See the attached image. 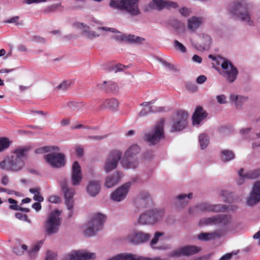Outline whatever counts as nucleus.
Returning a JSON list of instances; mask_svg holds the SVG:
<instances>
[{"mask_svg": "<svg viewBox=\"0 0 260 260\" xmlns=\"http://www.w3.org/2000/svg\"><path fill=\"white\" fill-rule=\"evenodd\" d=\"M165 138L164 120L159 119L149 133L144 137V140L149 145H155Z\"/></svg>", "mask_w": 260, "mask_h": 260, "instance_id": "obj_1", "label": "nucleus"}, {"mask_svg": "<svg viewBox=\"0 0 260 260\" xmlns=\"http://www.w3.org/2000/svg\"><path fill=\"white\" fill-rule=\"evenodd\" d=\"M138 3L139 0H111L110 6L113 8L125 10L131 15L136 16L141 13Z\"/></svg>", "mask_w": 260, "mask_h": 260, "instance_id": "obj_2", "label": "nucleus"}, {"mask_svg": "<svg viewBox=\"0 0 260 260\" xmlns=\"http://www.w3.org/2000/svg\"><path fill=\"white\" fill-rule=\"evenodd\" d=\"M25 163L23 159L17 156H8L0 162V168L7 171L18 172L24 167Z\"/></svg>", "mask_w": 260, "mask_h": 260, "instance_id": "obj_3", "label": "nucleus"}, {"mask_svg": "<svg viewBox=\"0 0 260 260\" xmlns=\"http://www.w3.org/2000/svg\"><path fill=\"white\" fill-rule=\"evenodd\" d=\"M105 220L106 216L102 214L94 215L89 221L88 227L85 230L84 235L89 237L95 235L98 231L102 229Z\"/></svg>", "mask_w": 260, "mask_h": 260, "instance_id": "obj_4", "label": "nucleus"}, {"mask_svg": "<svg viewBox=\"0 0 260 260\" xmlns=\"http://www.w3.org/2000/svg\"><path fill=\"white\" fill-rule=\"evenodd\" d=\"M230 13L242 21H245L249 25L253 24V21L250 19L248 8L246 5H242L239 3H233L230 9Z\"/></svg>", "mask_w": 260, "mask_h": 260, "instance_id": "obj_5", "label": "nucleus"}, {"mask_svg": "<svg viewBox=\"0 0 260 260\" xmlns=\"http://www.w3.org/2000/svg\"><path fill=\"white\" fill-rule=\"evenodd\" d=\"M164 216L163 210H152L140 215L138 220L141 224H154Z\"/></svg>", "mask_w": 260, "mask_h": 260, "instance_id": "obj_6", "label": "nucleus"}, {"mask_svg": "<svg viewBox=\"0 0 260 260\" xmlns=\"http://www.w3.org/2000/svg\"><path fill=\"white\" fill-rule=\"evenodd\" d=\"M188 118V115L186 111L182 110L177 111L176 116L173 118L171 131L179 132L184 129L187 124Z\"/></svg>", "mask_w": 260, "mask_h": 260, "instance_id": "obj_7", "label": "nucleus"}, {"mask_svg": "<svg viewBox=\"0 0 260 260\" xmlns=\"http://www.w3.org/2000/svg\"><path fill=\"white\" fill-rule=\"evenodd\" d=\"M60 224V220L59 218V212L57 210L50 213L48 219L46 222L45 228L49 235L56 233Z\"/></svg>", "mask_w": 260, "mask_h": 260, "instance_id": "obj_8", "label": "nucleus"}, {"mask_svg": "<svg viewBox=\"0 0 260 260\" xmlns=\"http://www.w3.org/2000/svg\"><path fill=\"white\" fill-rule=\"evenodd\" d=\"M58 183L64 192L65 202L68 209L71 211L73 208L74 189L68 188L67 181L64 178H61L58 180Z\"/></svg>", "mask_w": 260, "mask_h": 260, "instance_id": "obj_9", "label": "nucleus"}, {"mask_svg": "<svg viewBox=\"0 0 260 260\" xmlns=\"http://www.w3.org/2000/svg\"><path fill=\"white\" fill-rule=\"evenodd\" d=\"M203 221L205 224H220L228 226L232 222V217L230 215L218 214L212 217L204 218Z\"/></svg>", "mask_w": 260, "mask_h": 260, "instance_id": "obj_10", "label": "nucleus"}, {"mask_svg": "<svg viewBox=\"0 0 260 260\" xmlns=\"http://www.w3.org/2000/svg\"><path fill=\"white\" fill-rule=\"evenodd\" d=\"M122 153L118 150H113L110 152L105 161L104 169L106 172L115 169L121 158Z\"/></svg>", "mask_w": 260, "mask_h": 260, "instance_id": "obj_11", "label": "nucleus"}, {"mask_svg": "<svg viewBox=\"0 0 260 260\" xmlns=\"http://www.w3.org/2000/svg\"><path fill=\"white\" fill-rule=\"evenodd\" d=\"M201 249V248L199 246L186 245L174 250L172 252V255L176 257L190 256L199 253Z\"/></svg>", "mask_w": 260, "mask_h": 260, "instance_id": "obj_12", "label": "nucleus"}, {"mask_svg": "<svg viewBox=\"0 0 260 260\" xmlns=\"http://www.w3.org/2000/svg\"><path fill=\"white\" fill-rule=\"evenodd\" d=\"M221 68L224 70L223 76L229 82H233L237 78L238 70L236 67L227 60H224L221 64Z\"/></svg>", "mask_w": 260, "mask_h": 260, "instance_id": "obj_13", "label": "nucleus"}, {"mask_svg": "<svg viewBox=\"0 0 260 260\" xmlns=\"http://www.w3.org/2000/svg\"><path fill=\"white\" fill-rule=\"evenodd\" d=\"M44 158L51 166L54 168L63 167L66 163L65 156L63 153H51L44 155Z\"/></svg>", "mask_w": 260, "mask_h": 260, "instance_id": "obj_14", "label": "nucleus"}, {"mask_svg": "<svg viewBox=\"0 0 260 260\" xmlns=\"http://www.w3.org/2000/svg\"><path fill=\"white\" fill-rule=\"evenodd\" d=\"M151 236L142 231H134L128 236V240L134 244H138L148 241Z\"/></svg>", "mask_w": 260, "mask_h": 260, "instance_id": "obj_15", "label": "nucleus"}, {"mask_svg": "<svg viewBox=\"0 0 260 260\" xmlns=\"http://www.w3.org/2000/svg\"><path fill=\"white\" fill-rule=\"evenodd\" d=\"M131 185L130 182H127L118 188L111 194V199L117 202H120L124 200L126 197Z\"/></svg>", "mask_w": 260, "mask_h": 260, "instance_id": "obj_16", "label": "nucleus"}, {"mask_svg": "<svg viewBox=\"0 0 260 260\" xmlns=\"http://www.w3.org/2000/svg\"><path fill=\"white\" fill-rule=\"evenodd\" d=\"M177 7V4L176 3L164 0H152L148 5L149 9L157 10H161L164 8H175Z\"/></svg>", "mask_w": 260, "mask_h": 260, "instance_id": "obj_17", "label": "nucleus"}, {"mask_svg": "<svg viewBox=\"0 0 260 260\" xmlns=\"http://www.w3.org/2000/svg\"><path fill=\"white\" fill-rule=\"evenodd\" d=\"M260 202V181H257L253 185L252 189L247 198L246 203L252 206Z\"/></svg>", "mask_w": 260, "mask_h": 260, "instance_id": "obj_18", "label": "nucleus"}, {"mask_svg": "<svg viewBox=\"0 0 260 260\" xmlns=\"http://www.w3.org/2000/svg\"><path fill=\"white\" fill-rule=\"evenodd\" d=\"M95 258L94 253L75 251L67 254L64 260H91Z\"/></svg>", "mask_w": 260, "mask_h": 260, "instance_id": "obj_19", "label": "nucleus"}, {"mask_svg": "<svg viewBox=\"0 0 260 260\" xmlns=\"http://www.w3.org/2000/svg\"><path fill=\"white\" fill-rule=\"evenodd\" d=\"M197 208L202 212H224L226 206L224 205H212L208 203H202L198 205Z\"/></svg>", "mask_w": 260, "mask_h": 260, "instance_id": "obj_20", "label": "nucleus"}, {"mask_svg": "<svg viewBox=\"0 0 260 260\" xmlns=\"http://www.w3.org/2000/svg\"><path fill=\"white\" fill-rule=\"evenodd\" d=\"M81 167L77 161H75L72 166V183L75 186L80 184L82 179Z\"/></svg>", "mask_w": 260, "mask_h": 260, "instance_id": "obj_21", "label": "nucleus"}, {"mask_svg": "<svg viewBox=\"0 0 260 260\" xmlns=\"http://www.w3.org/2000/svg\"><path fill=\"white\" fill-rule=\"evenodd\" d=\"M243 171L244 170L242 168L240 169L238 172V175L241 177L237 182L238 184L239 185L243 183L244 178L253 179L260 176V169L249 171L244 174H243Z\"/></svg>", "mask_w": 260, "mask_h": 260, "instance_id": "obj_22", "label": "nucleus"}, {"mask_svg": "<svg viewBox=\"0 0 260 260\" xmlns=\"http://www.w3.org/2000/svg\"><path fill=\"white\" fill-rule=\"evenodd\" d=\"M149 198L150 197L147 192L145 191H141L135 200L136 207L138 209L146 207Z\"/></svg>", "mask_w": 260, "mask_h": 260, "instance_id": "obj_23", "label": "nucleus"}, {"mask_svg": "<svg viewBox=\"0 0 260 260\" xmlns=\"http://www.w3.org/2000/svg\"><path fill=\"white\" fill-rule=\"evenodd\" d=\"M207 114L202 107H197L192 116L193 125H199L206 118Z\"/></svg>", "mask_w": 260, "mask_h": 260, "instance_id": "obj_24", "label": "nucleus"}, {"mask_svg": "<svg viewBox=\"0 0 260 260\" xmlns=\"http://www.w3.org/2000/svg\"><path fill=\"white\" fill-rule=\"evenodd\" d=\"M99 88L108 92L116 91L118 86L116 83L112 81H104L98 84Z\"/></svg>", "mask_w": 260, "mask_h": 260, "instance_id": "obj_25", "label": "nucleus"}, {"mask_svg": "<svg viewBox=\"0 0 260 260\" xmlns=\"http://www.w3.org/2000/svg\"><path fill=\"white\" fill-rule=\"evenodd\" d=\"M100 189V183L98 181H90L87 187V192L91 197L96 196L99 193Z\"/></svg>", "mask_w": 260, "mask_h": 260, "instance_id": "obj_26", "label": "nucleus"}, {"mask_svg": "<svg viewBox=\"0 0 260 260\" xmlns=\"http://www.w3.org/2000/svg\"><path fill=\"white\" fill-rule=\"evenodd\" d=\"M115 38L119 41H127L129 42H133L136 43H141L144 40V39L135 35H117L115 37Z\"/></svg>", "mask_w": 260, "mask_h": 260, "instance_id": "obj_27", "label": "nucleus"}, {"mask_svg": "<svg viewBox=\"0 0 260 260\" xmlns=\"http://www.w3.org/2000/svg\"><path fill=\"white\" fill-rule=\"evenodd\" d=\"M187 22L188 28L194 31L203 22V19L201 17H192L188 19Z\"/></svg>", "mask_w": 260, "mask_h": 260, "instance_id": "obj_28", "label": "nucleus"}, {"mask_svg": "<svg viewBox=\"0 0 260 260\" xmlns=\"http://www.w3.org/2000/svg\"><path fill=\"white\" fill-rule=\"evenodd\" d=\"M119 106V102L115 98H111L105 100L101 105L103 108H107L113 111L117 110Z\"/></svg>", "mask_w": 260, "mask_h": 260, "instance_id": "obj_29", "label": "nucleus"}, {"mask_svg": "<svg viewBox=\"0 0 260 260\" xmlns=\"http://www.w3.org/2000/svg\"><path fill=\"white\" fill-rule=\"evenodd\" d=\"M120 178V176L118 172L111 176L107 177L105 180V186L107 188L112 187L119 182Z\"/></svg>", "mask_w": 260, "mask_h": 260, "instance_id": "obj_30", "label": "nucleus"}, {"mask_svg": "<svg viewBox=\"0 0 260 260\" xmlns=\"http://www.w3.org/2000/svg\"><path fill=\"white\" fill-rule=\"evenodd\" d=\"M155 100H152L150 102H144L141 105L144 106V108L141 110L139 113V115L142 117H144L146 116L148 113L150 112H154L156 111L153 110L152 109V107H151L150 105L151 104H153L155 102Z\"/></svg>", "mask_w": 260, "mask_h": 260, "instance_id": "obj_31", "label": "nucleus"}, {"mask_svg": "<svg viewBox=\"0 0 260 260\" xmlns=\"http://www.w3.org/2000/svg\"><path fill=\"white\" fill-rule=\"evenodd\" d=\"M30 149V147L28 146L20 147L14 150L13 153L15 154L14 156H17L19 158L25 157Z\"/></svg>", "mask_w": 260, "mask_h": 260, "instance_id": "obj_32", "label": "nucleus"}, {"mask_svg": "<svg viewBox=\"0 0 260 260\" xmlns=\"http://www.w3.org/2000/svg\"><path fill=\"white\" fill-rule=\"evenodd\" d=\"M230 100L232 102H234L237 108L241 107L246 100L247 98L243 96H238L235 94H231Z\"/></svg>", "mask_w": 260, "mask_h": 260, "instance_id": "obj_33", "label": "nucleus"}, {"mask_svg": "<svg viewBox=\"0 0 260 260\" xmlns=\"http://www.w3.org/2000/svg\"><path fill=\"white\" fill-rule=\"evenodd\" d=\"M59 148L57 146H46L37 149L35 152L37 154H42L51 151H59Z\"/></svg>", "mask_w": 260, "mask_h": 260, "instance_id": "obj_34", "label": "nucleus"}, {"mask_svg": "<svg viewBox=\"0 0 260 260\" xmlns=\"http://www.w3.org/2000/svg\"><path fill=\"white\" fill-rule=\"evenodd\" d=\"M235 157V154L233 151L229 150H223L221 152V159L225 162L233 159Z\"/></svg>", "mask_w": 260, "mask_h": 260, "instance_id": "obj_35", "label": "nucleus"}, {"mask_svg": "<svg viewBox=\"0 0 260 260\" xmlns=\"http://www.w3.org/2000/svg\"><path fill=\"white\" fill-rule=\"evenodd\" d=\"M140 151L139 146L137 145H133L129 147L128 149L125 151V155L126 157H132Z\"/></svg>", "mask_w": 260, "mask_h": 260, "instance_id": "obj_36", "label": "nucleus"}, {"mask_svg": "<svg viewBox=\"0 0 260 260\" xmlns=\"http://www.w3.org/2000/svg\"><path fill=\"white\" fill-rule=\"evenodd\" d=\"M121 164L122 166L126 169H135L138 165L137 160L131 161L125 158L122 159Z\"/></svg>", "mask_w": 260, "mask_h": 260, "instance_id": "obj_37", "label": "nucleus"}, {"mask_svg": "<svg viewBox=\"0 0 260 260\" xmlns=\"http://www.w3.org/2000/svg\"><path fill=\"white\" fill-rule=\"evenodd\" d=\"M199 142L202 149L205 148L209 144L208 136L205 134H202L199 136Z\"/></svg>", "mask_w": 260, "mask_h": 260, "instance_id": "obj_38", "label": "nucleus"}, {"mask_svg": "<svg viewBox=\"0 0 260 260\" xmlns=\"http://www.w3.org/2000/svg\"><path fill=\"white\" fill-rule=\"evenodd\" d=\"M67 106L70 109L73 111H78L83 106V104L82 103L69 102L67 103Z\"/></svg>", "mask_w": 260, "mask_h": 260, "instance_id": "obj_39", "label": "nucleus"}, {"mask_svg": "<svg viewBox=\"0 0 260 260\" xmlns=\"http://www.w3.org/2000/svg\"><path fill=\"white\" fill-rule=\"evenodd\" d=\"M10 142L9 139L4 137L0 138V152L8 148L10 146Z\"/></svg>", "mask_w": 260, "mask_h": 260, "instance_id": "obj_40", "label": "nucleus"}, {"mask_svg": "<svg viewBox=\"0 0 260 260\" xmlns=\"http://www.w3.org/2000/svg\"><path fill=\"white\" fill-rule=\"evenodd\" d=\"M213 237V235L211 233H202L198 235V239L200 240L209 241Z\"/></svg>", "mask_w": 260, "mask_h": 260, "instance_id": "obj_41", "label": "nucleus"}, {"mask_svg": "<svg viewBox=\"0 0 260 260\" xmlns=\"http://www.w3.org/2000/svg\"><path fill=\"white\" fill-rule=\"evenodd\" d=\"M164 235V233L160 232H157L155 233L153 238L150 241V244L152 247L158 242L159 238Z\"/></svg>", "mask_w": 260, "mask_h": 260, "instance_id": "obj_42", "label": "nucleus"}, {"mask_svg": "<svg viewBox=\"0 0 260 260\" xmlns=\"http://www.w3.org/2000/svg\"><path fill=\"white\" fill-rule=\"evenodd\" d=\"M8 202L11 205L9 206V209L13 210H18L19 206L17 205V202L12 198H9L8 200Z\"/></svg>", "mask_w": 260, "mask_h": 260, "instance_id": "obj_43", "label": "nucleus"}, {"mask_svg": "<svg viewBox=\"0 0 260 260\" xmlns=\"http://www.w3.org/2000/svg\"><path fill=\"white\" fill-rule=\"evenodd\" d=\"M174 46L176 49L180 51L182 53H185L186 51L185 46L177 40L174 41Z\"/></svg>", "mask_w": 260, "mask_h": 260, "instance_id": "obj_44", "label": "nucleus"}, {"mask_svg": "<svg viewBox=\"0 0 260 260\" xmlns=\"http://www.w3.org/2000/svg\"><path fill=\"white\" fill-rule=\"evenodd\" d=\"M192 197V194L191 193H188L187 195L186 194H180L177 196V199L179 201H182L183 202H187L188 200L190 199Z\"/></svg>", "mask_w": 260, "mask_h": 260, "instance_id": "obj_45", "label": "nucleus"}, {"mask_svg": "<svg viewBox=\"0 0 260 260\" xmlns=\"http://www.w3.org/2000/svg\"><path fill=\"white\" fill-rule=\"evenodd\" d=\"M71 84L69 81H64L61 82L57 87V89L59 90H64L69 88Z\"/></svg>", "mask_w": 260, "mask_h": 260, "instance_id": "obj_46", "label": "nucleus"}, {"mask_svg": "<svg viewBox=\"0 0 260 260\" xmlns=\"http://www.w3.org/2000/svg\"><path fill=\"white\" fill-rule=\"evenodd\" d=\"M15 215L17 218L20 220H24L28 222H30V220L28 219V217L26 214H22L21 213L17 212L15 213Z\"/></svg>", "mask_w": 260, "mask_h": 260, "instance_id": "obj_47", "label": "nucleus"}, {"mask_svg": "<svg viewBox=\"0 0 260 260\" xmlns=\"http://www.w3.org/2000/svg\"><path fill=\"white\" fill-rule=\"evenodd\" d=\"M49 202L53 204H58L61 202L60 198L57 196H51L48 198Z\"/></svg>", "mask_w": 260, "mask_h": 260, "instance_id": "obj_48", "label": "nucleus"}, {"mask_svg": "<svg viewBox=\"0 0 260 260\" xmlns=\"http://www.w3.org/2000/svg\"><path fill=\"white\" fill-rule=\"evenodd\" d=\"M56 254L55 252L48 251L47 253V256L45 260H57Z\"/></svg>", "mask_w": 260, "mask_h": 260, "instance_id": "obj_49", "label": "nucleus"}, {"mask_svg": "<svg viewBox=\"0 0 260 260\" xmlns=\"http://www.w3.org/2000/svg\"><path fill=\"white\" fill-rule=\"evenodd\" d=\"M217 102L221 104H224L226 103V97L223 94H221L219 95H217L216 97Z\"/></svg>", "mask_w": 260, "mask_h": 260, "instance_id": "obj_50", "label": "nucleus"}, {"mask_svg": "<svg viewBox=\"0 0 260 260\" xmlns=\"http://www.w3.org/2000/svg\"><path fill=\"white\" fill-rule=\"evenodd\" d=\"M19 19L18 16L13 17L9 19L6 20L4 21L6 23H16Z\"/></svg>", "mask_w": 260, "mask_h": 260, "instance_id": "obj_51", "label": "nucleus"}, {"mask_svg": "<svg viewBox=\"0 0 260 260\" xmlns=\"http://www.w3.org/2000/svg\"><path fill=\"white\" fill-rule=\"evenodd\" d=\"M33 199L38 202H42L44 201V198L41 196L40 192L34 195Z\"/></svg>", "mask_w": 260, "mask_h": 260, "instance_id": "obj_52", "label": "nucleus"}, {"mask_svg": "<svg viewBox=\"0 0 260 260\" xmlns=\"http://www.w3.org/2000/svg\"><path fill=\"white\" fill-rule=\"evenodd\" d=\"M40 248V245L39 244H36L32 246L29 252L30 254L32 253L36 252L39 250Z\"/></svg>", "mask_w": 260, "mask_h": 260, "instance_id": "obj_53", "label": "nucleus"}, {"mask_svg": "<svg viewBox=\"0 0 260 260\" xmlns=\"http://www.w3.org/2000/svg\"><path fill=\"white\" fill-rule=\"evenodd\" d=\"M207 78L205 76L200 75L197 79V82L199 84H202L206 81Z\"/></svg>", "mask_w": 260, "mask_h": 260, "instance_id": "obj_54", "label": "nucleus"}, {"mask_svg": "<svg viewBox=\"0 0 260 260\" xmlns=\"http://www.w3.org/2000/svg\"><path fill=\"white\" fill-rule=\"evenodd\" d=\"M233 255V253H228L222 255L219 259V260H230Z\"/></svg>", "mask_w": 260, "mask_h": 260, "instance_id": "obj_55", "label": "nucleus"}, {"mask_svg": "<svg viewBox=\"0 0 260 260\" xmlns=\"http://www.w3.org/2000/svg\"><path fill=\"white\" fill-rule=\"evenodd\" d=\"M179 11L183 16H187L189 15V10L187 8H182Z\"/></svg>", "mask_w": 260, "mask_h": 260, "instance_id": "obj_56", "label": "nucleus"}, {"mask_svg": "<svg viewBox=\"0 0 260 260\" xmlns=\"http://www.w3.org/2000/svg\"><path fill=\"white\" fill-rule=\"evenodd\" d=\"M41 202H37V203H34L32 205V207L35 209L36 210V211H39L40 210H41V208H42V206H41Z\"/></svg>", "mask_w": 260, "mask_h": 260, "instance_id": "obj_57", "label": "nucleus"}, {"mask_svg": "<svg viewBox=\"0 0 260 260\" xmlns=\"http://www.w3.org/2000/svg\"><path fill=\"white\" fill-rule=\"evenodd\" d=\"M99 29L103 30L109 31H111L112 32H117V30L114 28H109V27H99Z\"/></svg>", "mask_w": 260, "mask_h": 260, "instance_id": "obj_58", "label": "nucleus"}, {"mask_svg": "<svg viewBox=\"0 0 260 260\" xmlns=\"http://www.w3.org/2000/svg\"><path fill=\"white\" fill-rule=\"evenodd\" d=\"M192 60L194 62L200 63L202 61V58L198 55H194L192 57Z\"/></svg>", "mask_w": 260, "mask_h": 260, "instance_id": "obj_59", "label": "nucleus"}, {"mask_svg": "<svg viewBox=\"0 0 260 260\" xmlns=\"http://www.w3.org/2000/svg\"><path fill=\"white\" fill-rule=\"evenodd\" d=\"M106 137V136H89V138L90 139L92 140H101Z\"/></svg>", "mask_w": 260, "mask_h": 260, "instance_id": "obj_60", "label": "nucleus"}, {"mask_svg": "<svg viewBox=\"0 0 260 260\" xmlns=\"http://www.w3.org/2000/svg\"><path fill=\"white\" fill-rule=\"evenodd\" d=\"M76 152L78 156H82L83 154V150L80 147H77L76 148Z\"/></svg>", "mask_w": 260, "mask_h": 260, "instance_id": "obj_61", "label": "nucleus"}, {"mask_svg": "<svg viewBox=\"0 0 260 260\" xmlns=\"http://www.w3.org/2000/svg\"><path fill=\"white\" fill-rule=\"evenodd\" d=\"M29 192L35 194L40 193V188L39 187L32 188L29 189Z\"/></svg>", "mask_w": 260, "mask_h": 260, "instance_id": "obj_62", "label": "nucleus"}, {"mask_svg": "<svg viewBox=\"0 0 260 260\" xmlns=\"http://www.w3.org/2000/svg\"><path fill=\"white\" fill-rule=\"evenodd\" d=\"M70 123V120L69 119L64 118L60 121V124L62 126L68 125Z\"/></svg>", "mask_w": 260, "mask_h": 260, "instance_id": "obj_63", "label": "nucleus"}, {"mask_svg": "<svg viewBox=\"0 0 260 260\" xmlns=\"http://www.w3.org/2000/svg\"><path fill=\"white\" fill-rule=\"evenodd\" d=\"M9 182V179L8 176H4L2 178V183L4 185H6L8 184Z\"/></svg>", "mask_w": 260, "mask_h": 260, "instance_id": "obj_64", "label": "nucleus"}]
</instances>
